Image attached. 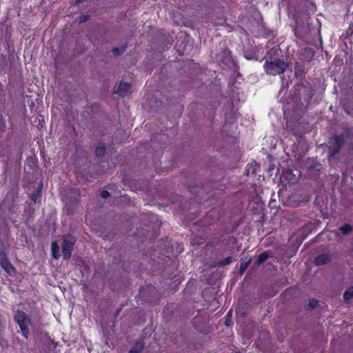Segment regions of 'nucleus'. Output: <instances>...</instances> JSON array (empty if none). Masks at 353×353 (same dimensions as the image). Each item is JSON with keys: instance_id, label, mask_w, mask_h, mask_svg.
Instances as JSON below:
<instances>
[{"instance_id": "f8f14e48", "label": "nucleus", "mask_w": 353, "mask_h": 353, "mask_svg": "<svg viewBox=\"0 0 353 353\" xmlns=\"http://www.w3.org/2000/svg\"><path fill=\"white\" fill-rule=\"evenodd\" d=\"M273 256V254L271 251L267 250L263 252H262L257 258V260L256 261V265H259L264 263L268 259L271 258Z\"/></svg>"}, {"instance_id": "7c9ffc66", "label": "nucleus", "mask_w": 353, "mask_h": 353, "mask_svg": "<svg viewBox=\"0 0 353 353\" xmlns=\"http://www.w3.org/2000/svg\"><path fill=\"white\" fill-rule=\"evenodd\" d=\"M229 239H230V241H231V242H232V243L235 241V239H234V237H232V236H230V237L229 238Z\"/></svg>"}, {"instance_id": "5701e85b", "label": "nucleus", "mask_w": 353, "mask_h": 353, "mask_svg": "<svg viewBox=\"0 0 353 353\" xmlns=\"http://www.w3.org/2000/svg\"><path fill=\"white\" fill-rule=\"evenodd\" d=\"M105 151V146H99L95 150V153L97 156L101 157L104 154Z\"/></svg>"}, {"instance_id": "412c9836", "label": "nucleus", "mask_w": 353, "mask_h": 353, "mask_svg": "<svg viewBox=\"0 0 353 353\" xmlns=\"http://www.w3.org/2000/svg\"><path fill=\"white\" fill-rule=\"evenodd\" d=\"M232 261H233L232 256H228L225 259H223L222 261H219L217 265L219 266H225V265L230 264Z\"/></svg>"}, {"instance_id": "72a5a7b5", "label": "nucleus", "mask_w": 353, "mask_h": 353, "mask_svg": "<svg viewBox=\"0 0 353 353\" xmlns=\"http://www.w3.org/2000/svg\"><path fill=\"white\" fill-rule=\"evenodd\" d=\"M52 344L54 345V348L56 347L57 345L55 344V343L54 341H51Z\"/></svg>"}, {"instance_id": "4468645a", "label": "nucleus", "mask_w": 353, "mask_h": 353, "mask_svg": "<svg viewBox=\"0 0 353 353\" xmlns=\"http://www.w3.org/2000/svg\"><path fill=\"white\" fill-rule=\"evenodd\" d=\"M223 60L222 62L224 65H230L232 63V58L230 54V52L225 50L222 53Z\"/></svg>"}, {"instance_id": "2eb2a0df", "label": "nucleus", "mask_w": 353, "mask_h": 353, "mask_svg": "<svg viewBox=\"0 0 353 353\" xmlns=\"http://www.w3.org/2000/svg\"><path fill=\"white\" fill-rule=\"evenodd\" d=\"M143 341H137L132 348L128 353H141L143 349Z\"/></svg>"}, {"instance_id": "20e7f679", "label": "nucleus", "mask_w": 353, "mask_h": 353, "mask_svg": "<svg viewBox=\"0 0 353 353\" xmlns=\"http://www.w3.org/2000/svg\"><path fill=\"white\" fill-rule=\"evenodd\" d=\"M0 267L10 276H12L16 272V268L9 261L5 250L0 248Z\"/></svg>"}, {"instance_id": "9b49d317", "label": "nucleus", "mask_w": 353, "mask_h": 353, "mask_svg": "<svg viewBox=\"0 0 353 353\" xmlns=\"http://www.w3.org/2000/svg\"><path fill=\"white\" fill-rule=\"evenodd\" d=\"M330 261V257L327 254H321L319 255L314 260L316 265H323L327 264Z\"/></svg>"}, {"instance_id": "6ab92c4d", "label": "nucleus", "mask_w": 353, "mask_h": 353, "mask_svg": "<svg viewBox=\"0 0 353 353\" xmlns=\"http://www.w3.org/2000/svg\"><path fill=\"white\" fill-rule=\"evenodd\" d=\"M250 261H251V259H241L240 270H239L240 274H243L245 271V270L249 266Z\"/></svg>"}, {"instance_id": "bb28decb", "label": "nucleus", "mask_w": 353, "mask_h": 353, "mask_svg": "<svg viewBox=\"0 0 353 353\" xmlns=\"http://www.w3.org/2000/svg\"><path fill=\"white\" fill-rule=\"evenodd\" d=\"M110 196V193L107 190H103L101 192V196L103 199H107Z\"/></svg>"}, {"instance_id": "dca6fc26", "label": "nucleus", "mask_w": 353, "mask_h": 353, "mask_svg": "<svg viewBox=\"0 0 353 353\" xmlns=\"http://www.w3.org/2000/svg\"><path fill=\"white\" fill-rule=\"evenodd\" d=\"M52 256L55 259H58L61 256L59 245L55 241L52 243Z\"/></svg>"}, {"instance_id": "c9c22d12", "label": "nucleus", "mask_w": 353, "mask_h": 353, "mask_svg": "<svg viewBox=\"0 0 353 353\" xmlns=\"http://www.w3.org/2000/svg\"><path fill=\"white\" fill-rule=\"evenodd\" d=\"M232 113H234V112H232V111L228 112L227 115L229 114H232Z\"/></svg>"}, {"instance_id": "c85d7f7f", "label": "nucleus", "mask_w": 353, "mask_h": 353, "mask_svg": "<svg viewBox=\"0 0 353 353\" xmlns=\"http://www.w3.org/2000/svg\"><path fill=\"white\" fill-rule=\"evenodd\" d=\"M42 189H43V183L40 182V183L36 190H40V192L42 193Z\"/></svg>"}, {"instance_id": "f704fd0d", "label": "nucleus", "mask_w": 353, "mask_h": 353, "mask_svg": "<svg viewBox=\"0 0 353 353\" xmlns=\"http://www.w3.org/2000/svg\"><path fill=\"white\" fill-rule=\"evenodd\" d=\"M11 194H12V197H14V196H16V194H15L14 192H12Z\"/></svg>"}, {"instance_id": "7ed1b4c3", "label": "nucleus", "mask_w": 353, "mask_h": 353, "mask_svg": "<svg viewBox=\"0 0 353 353\" xmlns=\"http://www.w3.org/2000/svg\"><path fill=\"white\" fill-rule=\"evenodd\" d=\"M75 243L74 237L70 234L65 235L61 244L62 255L64 260H68L72 255V251Z\"/></svg>"}, {"instance_id": "4be33fe9", "label": "nucleus", "mask_w": 353, "mask_h": 353, "mask_svg": "<svg viewBox=\"0 0 353 353\" xmlns=\"http://www.w3.org/2000/svg\"><path fill=\"white\" fill-rule=\"evenodd\" d=\"M259 168V165L256 163L254 165H250L246 169L247 174H249L250 173H251L252 174H254L256 173V169Z\"/></svg>"}, {"instance_id": "393cba45", "label": "nucleus", "mask_w": 353, "mask_h": 353, "mask_svg": "<svg viewBox=\"0 0 353 353\" xmlns=\"http://www.w3.org/2000/svg\"><path fill=\"white\" fill-rule=\"evenodd\" d=\"M26 212L28 213V219L32 217V215L34 213V210L30 208L26 210Z\"/></svg>"}, {"instance_id": "a878e982", "label": "nucleus", "mask_w": 353, "mask_h": 353, "mask_svg": "<svg viewBox=\"0 0 353 353\" xmlns=\"http://www.w3.org/2000/svg\"><path fill=\"white\" fill-rule=\"evenodd\" d=\"M231 314H232V311L230 310L228 314H227V319L225 320V325L227 326H229L230 325V318H231Z\"/></svg>"}, {"instance_id": "c756f323", "label": "nucleus", "mask_w": 353, "mask_h": 353, "mask_svg": "<svg viewBox=\"0 0 353 353\" xmlns=\"http://www.w3.org/2000/svg\"><path fill=\"white\" fill-rule=\"evenodd\" d=\"M121 311V307H120L119 309H118V310L116 311L115 314H114L115 317H117V316H119V314H120Z\"/></svg>"}, {"instance_id": "b1692460", "label": "nucleus", "mask_w": 353, "mask_h": 353, "mask_svg": "<svg viewBox=\"0 0 353 353\" xmlns=\"http://www.w3.org/2000/svg\"><path fill=\"white\" fill-rule=\"evenodd\" d=\"M318 304H319V301L316 299H312L309 302V305L312 308H314V307H317Z\"/></svg>"}, {"instance_id": "6e6552de", "label": "nucleus", "mask_w": 353, "mask_h": 353, "mask_svg": "<svg viewBox=\"0 0 353 353\" xmlns=\"http://www.w3.org/2000/svg\"><path fill=\"white\" fill-rule=\"evenodd\" d=\"M299 195L297 193H294L290 195L284 204L290 207H297L299 205Z\"/></svg>"}, {"instance_id": "9d476101", "label": "nucleus", "mask_w": 353, "mask_h": 353, "mask_svg": "<svg viewBox=\"0 0 353 353\" xmlns=\"http://www.w3.org/2000/svg\"><path fill=\"white\" fill-rule=\"evenodd\" d=\"M281 179H283L285 181L291 183H294L296 180L295 174H294L292 170L290 169L285 170L282 172Z\"/></svg>"}, {"instance_id": "2f4dec72", "label": "nucleus", "mask_w": 353, "mask_h": 353, "mask_svg": "<svg viewBox=\"0 0 353 353\" xmlns=\"http://www.w3.org/2000/svg\"><path fill=\"white\" fill-rule=\"evenodd\" d=\"M112 51L114 52V53H117L119 52V49L118 48H114L112 50Z\"/></svg>"}, {"instance_id": "423d86ee", "label": "nucleus", "mask_w": 353, "mask_h": 353, "mask_svg": "<svg viewBox=\"0 0 353 353\" xmlns=\"http://www.w3.org/2000/svg\"><path fill=\"white\" fill-rule=\"evenodd\" d=\"M322 169L323 165L321 163L314 161L307 166V175L313 179H316L319 176Z\"/></svg>"}, {"instance_id": "0eeeda50", "label": "nucleus", "mask_w": 353, "mask_h": 353, "mask_svg": "<svg viewBox=\"0 0 353 353\" xmlns=\"http://www.w3.org/2000/svg\"><path fill=\"white\" fill-rule=\"evenodd\" d=\"M130 92V84L126 82L120 83L115 87L114 92L120 96L124 97L128 95Z\"/></svg>"}, {"instance_id": "a211bd4d", "label": "nucleus", "mask_w": 353, "mask_h": 353, "mask_svg": "<svg viewBox=\"0 0 353 353\" xmlns=\"http://www.w3.org/2000/svg\"><path fill=\"white\" fill-rule=\"evenodd\" d=\"M339 230L344 235H347L351 233L353 230V228L351 225L345 223L339 228Z\"/></svg>"}, {"instance_id": "39448f33", "label": "nucleus", "mask_w": 353, "mask_h": 353, "mask_svg": "<svg viewBox=\"0 0 353 353\" xmlns=\"http://www.w3.org/2000/svg\"><path fill=\"white\" fill-rule=\"evenodd\" d=\"M344 144L343 141L339 140L338 137H336V134H334L327 143L329 157H332L336 154L339 153Z\"/></svg>"}, {"instance_id": "cd10ccee", "label": "nucleus", "mask_w": 353, "mask_h": 353, "mask_svg": "<svg viewBox=\"0 0 353 353\" xmlns=\"http://www.w3.org/2000/svg\"><path fill=\"white\" fill-rule=\"evenodd\" d=\"M5 128V123L3 121V119H1L0 121V130H3V129Z\"/></svg>"}, {"instance_id": "f3484780", "label": "nucleus", "mask_w": 353, "mask_h": 353, "mask_svg": "<svg viewBox=\"0 0 353 353\" xmlns=\"http://www.w3.org/2000/svg\"><path fill=\"white\" fill-rule=\"evenodd\" d=\"M42 193L40 190H35L33 193L30 194V198L34 203H39L41 202Z\"/></svg>"}, {"instance_id": "f257e3e1", "label": "nucleus", "mask_w": 353, "mask_h": 353, "mask_svg": "<svg viewBox=\"0 0 353 353\" xmlns=\"http://www.w3.org/2000/svg\"><path fill=\"white\" fill-rule=\"evenodd\" d=\"M13 319L19 325L23 336L28 339L30 335L29 325H32V321L28 314L22 310H17Z\"/></svg>"}, {"instance_id": "ddd939ff", "label": "nucleus", "mask_w": 353, "mask_h": 353, "mask_svg": "<svg viewBox=\"0 0 353 353\" xmlns=\"http://www.w3.org/2000/svg\"><path fill=\"white\" fill-rule=\"evenodd\" d=\"M352 132L353 129L345 128L342 133L336 134V137H338L339 140L343 141V143H345L347 139L352 134Z\"/></svg>"}, {"instance_id": "473e14b6", "label": "nucleus", "mask_w": 353, "mask_h": 353, "mask_svg": "<svg viewBox=\"0 0 353 353\" xmlns=\"http://www.w3.org/2000/svg\"><path fill=\"white\" fill-rule=\"evenodd\" d=\"M86 20V17H84V18H82L81 20H80V22H83Z\"/></svg>"}, {"instance_id": "aec40b11", "label": "nucleus", "mask_w": 353, "mask_h": 353, "mask_svg": "<svg viewBox=\"0 0 353 353\" xmlns=\"http://www.w3.org/2000/svg\"><path fill=\"white\" fill-rule=\"evenodd\" d=\"M353 298V286L348 288L343 294V299L345 302H348Z\"/></svg>"}, {"instance_id": "1a4fd4ad", "label": "nucleus", "mask_w": 353, "mask_h": 353, "mask_svg": "<svg viewBox=\"0 0 353 353\" xmlns=\"http://www.w3.org/2000/svg\"><path fill=\"white\" fill-rule=\"evenodd\" d=\"M37 176L34 172H25V175L23 181V186L27 187L30 184L35 182Z\"/></svg>"}, {"instance_id": "f03ea898", "label": "nucleus", "mask_w": 353, "mask_h": 353, "mask_svg": "<svg viewBox=\"0 0 353 353\" xmlns=\"http://www.w3.org/2000/svg\"><path fill=\"white\" fill-rule=\"evenodd\" d=\"M288 68V63L281 59H274L266 61L264 64V69L270 75H278L283 73Z\"/></svg>"}]
</instances>
